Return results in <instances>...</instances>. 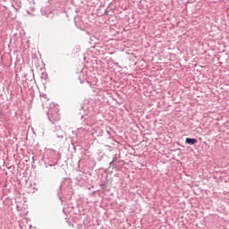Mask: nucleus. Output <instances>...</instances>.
I'll list each match as a JSON object with an SVG mask.
<instances>
[{"mask_svg": "<svg viewBox=\"0 0 229 229\" xmlns=\"http://www.w3.org/2000/svg\"><path fill=\"white\" fill-rule=\"evenodd\" d=\"M185 142L186 144H191V146H194V144H198V140L194 138H186Z\"/></svg>", "mask_w": 229, "mask_h": 229, "instance_id": "1", "label": "nucleus"}]
</instances>
